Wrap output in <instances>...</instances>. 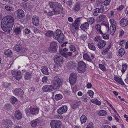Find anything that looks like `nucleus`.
Returning a JSON list of instances; mask_svg holds the SVG:
<instances>
[{
  "label": "nucleus",
  "mask_w": 128,
  "mask_h": 128,
  "mask_svg": "<svg viewBox=\"0 0 128 128\" xmlns=\"http://www.w3.org/2000/svg\"><path fill=\"white\" fill-rule=\"evenodd\" d=\"M63 97V96L60 94H56L55 96V99L56 100H58L61 99Z\"/></svg>",
  "instance_id": "46"
},
{
  "label": "nucleus",
  "mask_w": 128,
  "mask_h": 128,
  "mask_svg": "<svg viewBox=\"0 0 128 128\" xmlns=\"http://www.w3.org/2000/svg\"><path fill=\"white\" fill-rule=\"evenodd\" d=\"M12 52L10 50L8 49L5 51L4 54L8 57H11Z\"/></svg>",
  "instance_id": "36"
},
{
  "label": "nucleus",
  "mask_w": 128,
  "mask_h": 128,
  "mask_svg": "<svg viewBox=\"0 0 128 128\" xmlns=\"http://www.w3.org/2000/svg\"><path fill=\"white\" fill-rule=\"evenodd\" d=\"M12 73L14 77L17 80H19L22 78L21 72L20 71H16L13 70Z\"/></svg>",
  "instance_id": "12"
},
{
  "label": "nucleus",
  "mask_w": 128,
  "mask_h": 128,
  "mask_svg": "<svg viewBox=\"0 0 128 128\" xmlns=\"http://www.w3.org/2000/svg\"><path fill=\"white\" fill-rule=\"evenodd\" d=\"M86 68V65L83 61H81L78 62L77 70L79 72L83 73L84 72Z\"/></svg>",
  "instance_id": "6"
},
{
  "label": "nucleus",
  "mask_w": 128,
  "mask_h": 128,
  "mask_svg": "<svg viewBox=\"0 0 128 128\" xmlns=\"http://www.w3.org/2000/svg\"><path fill=\"white\" fill-rule=\"evenodd\" d=\"M32 22L35 26H37L39 25V18L38 16H33L32 18Z\"/></svg>",
  "instance_id": "18"
},
{
  "label": "nucleus",
  "mask_w": 128,
  "mask_h": 128,
  "mask_svg": "<svg viewBox=\"0 0 128 128\" xmlns=\"http://www.w3.org/2000/svg\"><path fill=\"white\" fill-rule=\"evenodd\" d=\"M95 28L97 31L98 33V34H102V32L101 29V26L99 24H98L95 26Z\"/></svg>",
  "instance_id": "34"
},
{
  "label": "nucleus",
  "mask_w": 128,
  "mask_h": 128,
  "mask_svg": "<svg viewBox=\"0 0 128 128\" xmlns=\"http://www.w3.org/2000/svg\"><path fill=\"white\" fill-rule=\"evenodd\" d=\"M44 34L48 37H50L54 35L53 32L51 30H47L44 32Z\"/></svg>",
  "instance_id": "29"
},
{
  "label": "nucleus",
  "mask_w": 128,
  "mask_h": 128,
  "mask_svg": "<svg viewBox=\"0 0 128 128\" xmlns=\"http://www.w3.org/2000/svg\"><path fill=\"white\" fill-rule=\"evenodd\" d=\"M76 66V62L74 61H70L68 62L66 65L67 67L70 70L74 69Z\"/></svg>",
  "instance_id": "14"
},
{
  "label": "nucleus",
  "mask_w": 128,
  "mask_h": 128,
  "mask_svg": "<svg viewBox=\"0 0 128 128\" xmlns=\"http://www.w3.org/2000/svg\"><path fill=\"white\" fill-rule=\"evenodd\" d=\"M13 18L10 16H5L2 19L1 22V27L4 31L9 32L11 31L14 24Z\"/></svg>",
  "instance_id": "1"
},
{
  "label": "nucleus",
  "mask_w": 128,
  "mask_h": 128,
  "mask_svg": "<svg viewBox=\"0 0 128 128\" xmlns=\"http://www.w3.org/2000/svg\"><path fill=\"white\" fill-rule=\"evenodd\" d=\"M14 94L18 96H22L24 94L23 90L20 88H16L14 89Z\"/></svg>",
  "instance_id": "15"
},
{
  "label": "nucleus",
  "mask_w": 128,
  "mask_h": 128,
  "mask_svg": "<svg viewBox=\"0 0 128 128\" xmlns=\"http://www.w3.org/2000/svg\"><path fill=\"white\" fill-rule=\"evenodd\" d=\"M87 21L88 22H90L91 24H92L94 23L95 21V20L94 18L93 17L90 18L89 19L87 20Z\"/></svg>",
  "instance_id": "55"
},
{
  "label": "nucleus",
  "mask_w": 128,
  "mask_h": 128,
  "mask_svg": "<svg viewBox=\"0 0 128 128\" xmlns=\"http://www.w3.org/2000/svg\"><path fill=\"white\" fill-rule=\"evenodd\" d=\"M60 54L66 58H68V56H71L72 55V52H63L62 51H61Z\"/></svg>",
  "instance_id": "26"
},
{
  "label": "nucleus",
  "mask_w": 128,
  "mask_h": 128,
  "mask_svg": "<svg viewBox=\"0 0 128 128\" xmlns=\"http://www.w3.org/2000/svg\"><path fill=\"white\" fill-rule=\"evenodd\" d=\"M89 25L88 22H85L82 24L80 26L81 29L82 30L84 31L85 30L88 28Z\"/></svg>",
  "instance_id": "25"
},
{
  "label": "nucleus",
  "mask_w": 128,
  "mask_h": 128,
  "mask_svg": "<svg viewBox=\"0 0 128 128\" xmlns=\"http://www.w3.org/2000/svg\"><path fill=\"white\" fill-rule=\"evenodd\" d=\"M111 46L110 45H109L106 48L104 49L102 52V54L103 55L106 54L108 52L109 50L110 49Z\"/></svg>",
  "instance_id": "41"
},
{
  "label": "nucleus",
  "mask_w": 128,
  "mask_h": 128,
  "mask_svg": "<svg viewBox=\"0 0 128 128\" xmlns=\"http://www.w3.org/2000/svg\"><path fill=\"white\" fill-rule=\"evenodd\" d=\"M55 10H53L52 11H50L48 12V15L50 16H52L55 14H61L62 12L58 11H55Z\"/></svg>",
  "instance_id": "28"
},
{
  "label": "nucleus",
  "mask_w": 128,
  "mask_h": 128,
  "mask_svg": "<svg viewBox=\"0 0 128 128\" xmlns=\"http://www.w3.org/2000/svg\"><path fill=\"white\" fill-rule=\"evenodd\" d=\"M5 8L6 10L9 11L11 12L13 11L14 10V8L10 7L8 6H6Z\"/></svg>",
  "instance_id": "53"
},
{
  "label": "nucleus",
  "mask_w": 128,
  "mask_h": 128,
  "mask_svg": "<svg viewBox=\"0 0 128 128\" xmlns=\"http://www.w3.org/2000/svg\"><path fill=\"white\" fill-rule=\"evenodd\" d=\"M14 32L16 35L20 34L21 32L20 28L18 27L16 28L14 30Z\"/></svg>",
  "instance_id": "52"
},
{
  "label": "nucleus",
  "mask_w": 128,
  "mask_h": 128,
  "mask_svg": "<svg viewBox=\"0 0 128 128\" xmlns=\"http://www.w3.org/2000/svg\"><path fill=\"white\" fill-rule=\"evenodd\" d=\"M2 87L4 88H9L11 86V84L10 83L6 82H3L2 83Z\"/></svg>",
  "instance_id": "38"
},
{
  "label": "nucleus",
  "mask_w": 128,
  "mask_h": 128,
  "mask_svg": "<svg viewBox=\"0 0 128 128\" xmlns=\"http://www.w3.org/2000/svg\"><path fill=\"white\" fill-rule=\"evenodd\" d=\"M50 8H52L55 11L62 12L63 10L62 5L57 2H50L48 3Z\"/></svg>",
  "instance_id": "5"
},
{
  "label": "nucleus",
  "mask_w": 128,
  "mask_h": 128,
  "mask_svg": "<svg viewBox=\"0 0 128 128\" xmlns=\"http://www.w3.org/2000/svg\"><path fill=\"white\" fill-rule=\"evenodd\" d=\"M40 120L38 118H37L32 121L30 123L31 126L32 127H35L39 126L40 122Z\"/></svg>",
  "instance_id": "16"
},
{
  "label": "nucleus",
  "mask_w": 128,
  "mask_h": 128,
  "mask_svg": "<svg viewBox=\"0 0 128 128\" xmlns=\"http://www.w3.org/2000/svg\"><path fill=\"white\" fill-rule=\"evenodd\" d=\"M14 115L15 118L18 120H20L21 119L22 117L21 112L18 110L15 111Z\"/></svg>",
  "instance_id": "19"
},
{
  "label": "nucleus",
  "mask_w": 128,
  "mask_h": 128,
  "mask_svg": "<svg viewBox=\"0 0 128 128\" xmlns=\"http://www.w3.org/2000/svg\"><path fill=\"white\" fill-rule=\"evenodd\" d=\"M120 24L121 26L125 27L128 25V20L126 19L123 18L120 20Z\"/></svg>",
  "instance_id": "20"
},
{
  "label": "nucleus",
  "mask_w": 128,
  "mask_h": 128,
  "mask_svg": "<svg viewBox=\"0 0 128 128\" xmlns=\"http://www.w3.org/2000/svg\"><path fill=\"white\" fill-rule=\"evenodd\" d=\"M69 48L70 51L73 52H75L76 50V49L74 46L73 45H70L69 46Z\"/></svg>",
  "instance_id": "56"
},
{
  "label": "nucleus",
  "mask_w": 128,
  "mask_h": 128,
  "mask_svg": "<svg viewBox=\"0 0 128 128\" xmlns=\"http://www.w3.org/2000/svg\"><path fill=\"white\" fill-rule=\"evenodd\" d=\"M80 19V18L76 19L74 23L72 24V27L71 28V31L72 33L74 32L76 30L78 29Z\"/></svg>",
  "instance_id": "10"
},
{
  "label": "nucleus",
  "mask_w": 128,
  "mask_h": 128,
  "mask_svg": "<svg viewBox=\"0 0 128 128\" xmlns=\"http://www.w3.org/2000/svg\"><path fill=\"white\" fill-rule=\"evenodd\" d=\"M88 48L90 50L93 51H95L96 50V48L95 45L93 43L88 44Z\"/></svg>",
  "instance_id": "33"
},
{
  "label": "nucleus",
  "mask_w": 128,
  "mask_h": 128,
  "mask_svg": "<svg viewBox=\"0 0 128 128\" xmlns=\"http://www.w3.org/2000/svg\"><path fill=\"white\" fill-rule=\"evenodd\" d=\"M68 108L66 106H62L57 110V112L59 114H63L66 112Z\"/></svg>",
  "instance_id": "17"
},
{
  "label": "nucleus",
  "mask_w": 128,
  "mask_h": 128,
  "mask_svg": "<svg viewBox=\"0 0 128 128\" xmlns=\"http://www.w3.org/2000/svg\"><path fill=\"white\" fill-rule=\"evenodd\" d=\"M118 53L119 56L122 57L124 54L125 52L123 49L121 48L119 50Z\"/></svg>",
  "instance_id": "42"
},
{
  "label": "nucleus",
  "mask_w": 128,
  "mask_h": 128,
  "mask_svg": "<svg viewBox=\"0 0 128 128\" xmlns=\"http://www.w3.org/2000/svg\"><path fill=\"white\" fill-rule=\"evenodd\" d=\"M101 24L102 25L104 26H106V29L108 30L109 29V25L108 22L104 21L102 22Z\"/></svg>",
  "instance_id": "49"
},
{
  "label": "nucleus",
  "mask_w": 128,
  "mask_h": 128,
  "mask_svg": "<svg viewBox=\"0 0 128 128\" xmlns=\"http://www.w3.org/2000/svg\"><path fill=\"white\" fill-rule=\"evenodd\" d=\"M58 48L57 43L55 42H52L50 44L48 50L51 53H55L57 52Z\"/></svg>",
  "instance_id": "7"
},
{
  "label": "nucleus",
  "mask_w": 128,
  "mask_h": 128,
  "mask_svg": "<svg viewBox=\"0 0 128 128\" xmlns=\"http://www.w3.org/2000/svg\"><path fill=\"white\" fill-rule=\"evenodd\" d=\"M83 57L84 60L90 62H92V59L87 53L83 54Z\"/></svg>",
  "instance_id": "30"
},
{
  "label": "nucleus",
  "mask_w": 128,
  "mask_h": 128,
  "mask_svg": "<svg viewBox=\"0 0 128 128\" xmlns=\"http://www.w3.org/2000/svg\"><path fill=\"white\" fill-rule=\"evenodd\" d=\"M17 99L14 97H12L11 99V102L13 104H14L16 101Z\"/></svg>",
  "instance_id": "63"
},
{
  "label": "nucleus",
  "mask_w": 128,
  "mask_h": 128,
  "mask_svg": "<svg viewBox=\"0 0 128 128\" xmlns=\"http://www.w3.org/2000/svg\"><path fill=\"white\" fill-rule=\"evenodd\" d=\"M99 34L101 35L102 38L104 39L108 40L109 38V34L106 33H104L102 32V34Z\"/></svg>",
  "instance_id": "39"
},
{
  "label": "nucleus",
  "mask_w": 128,
  "mask_h": 128,
  "mask_svg": "<svg viewBox=\"0 0 128 128\" xmlns=\"http://www.w3.org/2000/svg\"><path fill=\"white\" fill-rule=\"evenodd\" d=\"M24 12L21 9H18L16 12V14L17 18H23L24 17L25 15L24 14Z\"/></svg>",
  "instance_id": "21"
},
{
  "label": "nucleus",
  "mask_w": 128,
  "mask_h": 128,
  "mask_svg": "<svg viewBox=\"0 0 128 128\" xmlns=\"http://www.w3.org/2000/svg\"><path fill=\"white\" fill-rule=\"evenodd\" d=\"M26 9L30 12L32 11V5L30 3L26 4Z\"/></svg>",
  "instance_id": "44"
},
{
  "label": "nucleus",
  "mask_w": 128,
  "mask_h": 128,
  "mask_svg": "<svg viewBox=\"0 0 128 128\" xmlns=\"http://www.w3.org/2000/svg\"><path fill=\"white\" fill-rule=\"evenodd\" d=\"M99 66L100 68L102 70L105 71L106 70V68L105 66L102 64H99Z\"/></svg>",
  "instance_id": "61"
},
{
  "label": "nucleus",
  "mask_w": 128,
  "mask_h": 128,
  "mask_svg": "<svg viewBox=\"0 0 128 128\" xmlns=\"http://www.w3.org/2000/svg\"><path fill=\"white\" fill-rule=\"evenodd\" d=\"M77 75L76 73H72L70 75L69 79V82L72 85H74L76 82Z\"/></svg>",
  "instance_id": "11"
},
{
  "label": "nucleus",
  "mask_w": 128,
  "mask_h": 128,
  "mask_svg": "<svg viewBox=\"0 0 128 128\" xmlns=\"http://www.w3.org/2000/svg\"><path fill=\"white\" fill-rule=\"evenodd\" d=\"M25 110L27 116L30 117L31 116V114L33 116L36 115L38 113L39 110L37 108L31 106L29 109L27 108L25 109Z\"/></svg>",
  "instance_id": "3"
},
{
  "label": "nucleus",
  "mask_w": 128,
  "mask_h": 128,
  "mask_svg": "<svg viewBox=\"0 0 128 128\" xmlns=\"http://www.w3.org/2000/svg\"><path fill=\"white\" fill-rule=\"evenodd\" d=\"M91 102L94 104H96L98 105H100L101 104L100 102L96 99L92 100H91Z\"/></svg>",
  "instance_id": "45"
},
{
  "label": "nucleus",
  "mask_w": 128,
  "mask_h": 128,
  "mask_svg": "<svg viewBox=\"0 0 128 128\" xmlns=\"http://www.w3.org/2000/svg\"><path fill=\"white\" fill-rule=\"evenodd\" d=\"M41 70L44 74L46 75L49 74V72H48V69L46 66H43Z\"/></svg>",
  "instance_id": "31"
},
{
  "label": "nucleus",
  "mask_w": 128,
  "mask_h": 128,
  "mask_svg": "<svg viewBox=\"0 0 128 128\" xmlns=\"http://www.w3.org/2000/svg\"><path fill=\"white\" fill-rule=\"evenodd\" d=\"M63 56L60 54L57 53L54 57V62L56 63L62 64L64 62Z\"/></svg>",
  "instance_id": "8"
},
{
  "label": "nucleus",
  "mask_w": 128,
  "mask_h": 128,
  "mask_svg": "<svg viewBox=\"0 0 128 128\" xmlns=\"http://www.w3.org/2000/svg\"><path fill=\"white\" fill-rule=\"evenodd\" d=\"M71 107L73 109H75L78 108L79 106V104L78 103L75 102L71 105Z\"/></svg>",
  "instance_id": "48"
},
{
  "label": "nucleus",
  "mask_w": 128,
  "mask_h": 128,
  "mask_svg": "<svg viewBox=\"0 0 128 128\" xmlns=\"http://www.w3.org/2000/svg\"><path fill=\"white\" fill-rule=\"evenodd\" d=\"M101 38L99 36H96L94 39V40L96 42H97L100 41Z\"/></svg>",
  "instance_id": "58"
},
{
  "label": "nucleus",
  "mask_w": 128,
  "mask_h": 128,
  "mask_svg": "<svg viewBox=\"0 0 128 128\" xmlns=\"http://www.w3.org/2000/svg\"><path fill=\"white\" fill-rule=\"evenodd\" d=\"M106 16L104 15H101L98 17L97 18L98 20L100 21H104L106 19Z\"/></svg>",
  "instance_id": "37"
},
{
  "label": "nucleus",
  "mask_w": 128,
  "mask_h": 128,
  "mask_svg": "<svg viewBox=\"0 0 128 128\" xmlns=\"http://www.w3.org/2000/svg\"><path fill=\"white\" fill-rule=\"evenodd\" d=\"M32 76V74L31 73H30L29 72H26L24 76V78L26 80H28Z\"/></svg>",
  "instance_id": "35"
},
{
  "label": "nucleus",
  "mask_w": 128,
  "mask_h": 128,
  "mask_svg": "<svg viewBox=\"0 0 128 128\" xmlns=\"http://www.w3.org/2000/svg\"><path fill=\"white\" fill-rule=\"evenodd\" d=\"M106 42L101 40L98 43V46L99 49H100L104 48L106 46Z\"/></svg>",
  "instance_id": "22"
},
{
  "label": "nucleus",
  "mask_w": 128,
  "mask_h": 128,
  "mask_svg": "<svg viewBox=\"0 0 128 128\" xmlns=\"http://www.w3.org/2000/svg\"><path fill=\"white\" fill-rule=\"evenodd\" d=\"M111 0H106L104 2V4L105 6H107L109 5Z\"/></svg>",
  "instance_id": "59"
},
{
  "label": "nucleus",
  "mask_w": 128,
  "mask_h": 128,
  "mask_svg": "<svg viewBox=\"0 0 128 128\" xmlns=\"http://www.w3.org/2000/svg\"><path fill=\"white\" fill-rule=\"evenodd\" d=\"M50 125L52 128H60L62 122L59 120H52L51 121Z\"/></svg>",
  "instance_id": "9"
},
{
  "label": "nucleus",
  "mask_w": 128,
  "mask_h": 128,
  "mask_svg": "<svg viewBox=\"0 0 128 128\" xmlns=\"http://www.w3.org/2000/svg\"><path fill=\"white\" fill-rule=\"evenodd\" d=\"M88 96L86 94H84L82 97V100L84 102H86L88 100Z\"/></svg>",
  "instance_id": "51"
},
{
  "label": "nucleus",
  "mask_w": 128,
  "mask_h": 128,
  "mask_svg": "<svg viewBox=\"0 0 128 128\" xmlns=\"http://www.w3.org/2000/svg\"><path fill=\"white\" fill-rule=\"evenodd\" d=\"M87 36L85 34H82L81 36V38L84 40L86 39L87 38Z\"/></svg>",
  "instance_id": "62"
},
{
  "label": "nucleus",
  "mask_w": 128,
  "mask_h": 128,
  "mask_svg": "<svg viewBox=\"0 0 128 128\" xmlns=\"http://www.w3.org/2000/svg\"><path fill=\"white\" fill-rule=\"evenodd\" d=\"M54 89V88L53 85H45L43 86L42 88V90L44 92H50Z\"/></svg>",
  "instance_id": "13"
},
{
  "label": "nucleus",
  "mask_w": 128,
  "mask_h": 128,
  "mask_svg": "<svg viewBox=\"0 0 128 128\" xmlns=\"http://www.w3.org/2000/svg\"><path fill=\"white\" fill-rule=\"evenodd\" d=\"M66 4L69 6H72V0H69L66 2Z\"/></svg>",
  "instance_id": "64"
},
{
  "label": "nucleus",
  "mask_w": 128,
  "mask_h": 128,
  "mask_svg": "<svg viewBox=\"0 0 128 128\" xmlns=\"http://www.w3.org/2000/svg\"><path fill=\"white\" fill-rule=\"evenodd\" d=\"M86 128H94L93 124L92 122H91L88 124Z\"/></svg>",
  "instance_id": "60"
},
{
  "label": "nucleus",
  "mask_w": 128,
  "mask_h": 128,
  "mask_svg": "<svg viewBox=\"0 0 128 128\" xmlns=\"http://www.w3.org/2000/svg\"><path fill=\"white\" fill-rule=\"evenodd\" d=\"M48 78L46 76L43 77L42 79V81L44 83H46L48 80Z\"/></svg>",
  "instance_id": "57"
},
{
  "label": "nucleus",
  "mask_w": 128,
  "mask_h": 128,
  "mask_svg": "<svg viewBox=\"0 0 128 128\" xmlns=\"http://www.w3.org/2000/svg\"><path fill=\"white\" fill-rule=\"evenodd\" d=\"M87 118L86 116L82 115L80 117V120L82 123H84L86 122Z\"/></svg>",
  "instance_id": "40"
},
{
  "label": "nucleus",
  "mask_w": 128,
  "mask_h": 128,
  "mask_svg": "<svg viewBox=\"0 0 128 128\" xmlns=\"http://www.w3.org/2000/svg\"><path fill=\"white\" fill-rule=\"evenodd\" d=\"M106 114V112L103 110H100L98 113V114L99 116H105Z\"/></svg>",
  "instance_id": "50"
},
{
  "label": "nucleus",
  "mask_w": 128,
  "mask_h": 128,
  "mask_svg": "<svg viewBox=\"0 0 128 128\" xmlns=\"http://www.w3.org/2000/svg\"><path fill=\"white\" fill-rule=\"evenodd\" d=\"M87 94L91 98H93V95L94 94V92L91 90H89L87 92Z\"/></svg>",
  "instance_id": "54"
},
{
  "label": "nucleus",
  "mask_w": 128,
  "mask_h": 128,
  "mask_svg": "<svg viewBox=\"0 0 128 128\" xmlns=\"http://www.w3.org/2000/svg\"><path fill=\"white\" fill-rule=\"evenodd\" d=\"M99 13H100V12L99 8H96L93 10V14L94 16H97Z\"/></svg>",
  "instance_id": "43"
},
{
  "label": "nucleus",
  "mask_w": 128,
  "mask_h": 128,
  "mask_svg": "<svg viewBox=\"0 0 128 128\" xmlns=\"http://www.w3.org/2000/svg\"><path fill=\"white\" fill-rule=\"evenodd\" d=\"M63 80L60 78L56 76L54 78L52 81V84L54 90H58L62 86Z\"/></svg>",
  "instance_id": "4"
},
{
  "label": "nucleus",
  "mask_w": 128,
  "mask_h": 128,
  "mask_svg": "<svg viewBox=\"0 0 128 128\" xmlns=\"http://www.w3.org/2000/svg\"><path fill=\"white\" fill-rule=\"evenodd\" d=\"M12 124V121L10 120H8L5 122V126L6 128H10Z\"/></svg>",
  "instance_id": "27"
},
{
  "label": "nucleus",
  "mask_w": 128,
  "mask_h": 128,
  "mask_svg": "<svg viewBox=\"0 0 128 128\" xmlns=\"http://www.w3.org/2000/svg\"><path fill=\"white\" fill-rule=\"evenodd\" d=\"M80 3L78 2L76 3L74 7L73 8V10L74 11H78L80 9Z\"/></svg>",
  "instance_id": "24"
},
{
  "label": "nucleus",
  "mask_w": 128,
  "mask_h": 128,
  "mask_svg": "<svg viewBox=\"0 0 128 128\" xmlns=\"http://www.w3.org/2000/svg\"><path fill=\"white\" fill-rule=\"evenodd\" d=\"M54 38L58 40L60 43H62L64 40V36L63 33H62V31L60 30L57 29L54 34Z\"/></svg>",
  "instance_id": "2"
},
{
  "label": "nucleus",
  "mask_w": 128,
  "mask_h": 128,
  "mask_svg": "<svg viewBox=\"0 0 128 128\" xmlns=\"http://www.w3.org/2000/svg\"><path fill=\"white\" fill-rule=\"evenodd\" d=\"M122 69L121 70V71L122 73H124L126 70L127 65L126 64H124L122 65Z\"/></svg>",
  "instance_id": "47"
},
{
  "label": "nucleus",
  "mask_w": 128,
  "mask_h": 128,
  "mask_svg": "<svg viewBox=\"0 0 128 128\" xmlns=\"http://www.w3.org/2000/svg\"><path fill=\"white\" fill-rule=\"evenodd\" d=\"M14 49L16 51L19 52L22 50V47L20 44H17L14 46Z\"/></svg>",
  "instance_id": "32"
},
{
  "label": "nucleus",
  "mask_w": 128,
  "mask_h": 128,
  "mask_svg": "<svg viewBox=\"0 0 128 128\" xmlns=\"http://www.w3.org/2000/svg\"><path fill=\"white\" fill-rule=\"evenodd\" d=\"M114 80L116 81L118 84H121L122 86L124 85V84L121 78H119L116 76H114Z\"/></svg>",
  "instance_id": "23"
}]
</instances>
